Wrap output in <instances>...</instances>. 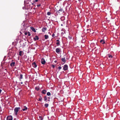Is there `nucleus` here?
Masks as SVG:
<instances>
[{
    "mask_svg": "<svg viewBox=\"0 0 120 120\" xmlns=\"http://www.w3.org/2000/svg\"><path fill=\"white\" fill-rule=\"evenodd\" d=\"M100 42L102 44H104L105 43V41L103 39H102L100 41Z\"/></svg>",
    "mask_w": 120,
    "mask_h": 120,
    "instance_id": "8",
    "label": "nucleus"
},
{
    "mask_svg": "<svg viewBox=\"0 0 120 120\" xmlns=\"http://www.w3.org/2000/svg\"><path fill=\"white\" fill-rule=\"evenodd\" d=\"M109 58H112V56L111 55H110L109 56Z\"/></svg>",
    "mask_w": 120,
    "mask_h": 120,
    "instance_id": "29",
    "label": "nucleus"
},
{
    "mask_svg": "<svg viewBox=\"0 0 120 120\" xmlns=\"http://www.w3.org/2000/svg\"><path fill=\"white\" fill-rule=\"evenodd\" d=\"M63 10L62 9V8L60 9L58 11H57L56 12L57 13H60L59 11H60L61 12H63Z\"/></svg>",
    "mask_w": 120,
    "mask_h": 120,
    "instance_id": "16",
    "label": "nucleus"
},
{
    "mask_svg": "<svg viewBox=\"0 0 120 120\" xmlns=\"http://www.w3.org/2000/svg\"><path fill=\"white\" fill-rule=\"evenodd\" d=\"M39 39V38L38 36H36L34 37V41H36L37 40H38Z\"/></svg>",
    "mask_w": 120,
    "mask_h": 120,
    "instance_id": "6",
    "label": "nucleus"
},
{
    "mask_svg": "<svg viewBox=\"0 0 120 120\" xmlns=\"http://www.w3.org/2000/svg\"><path fill=\"white\" fill-rule=\"evenodd\" d=\"M21 84H23V82H21L20 83Z\"/></svg>",
    "mask_w": 120,
    "mask_h": 120,
    "instance_id": "38",
    "label": "nucleus"
},
{
    "mask_svg": "<svg viewBox=\"0 0 120 120\" xmlns=\"http://www.w3.org/2000/svg\"><path fill=\"white\" fill-rule=\"evenodd\" d=\"M46 107H47L49 106V104H45L44 105Z\"/></svg>",
    "mask_w": 120,
    "mask_h": 120,
    "instance_id": "24",
    "label": "nucleus"
},
{
    "mask_svg": "<svg viewBox=\"0 0 120 120\" xmlns=\"http://www.w3.org/2000/svg\"><path fill=\"white\" fill-rule=\"evenodd\" d=\"M68 38L69 40H71L72 39V37L71 36H68Z\"/></svg>",
    "mask_w": 120,
    "mask_h": 120,
    "instance_id": "22",
    "label": "nucleus"
},
{
    "mask_svg": "<svg viewBox=\"0 0 120 120\" xmlns=\"http://www.w3.org/2000/svg\"><path fill=\"white\" fill-rule=\"evenodd\" d=\"M56 41L57 42H59L60 41L58 40H56Z\"/></svg>",
    "mask_w": 120,
    "mask_h": 120,
    "instance_id": "36",
    "label": "nucleus"
},
{
    "mask_svg": "<svg viewBox=\"0 0 120 120\" xmlns=\"http://www.w3.org/2000/svg\"><path fill=\"white\" fill-rule=\"evenodd\" d=\"M51 13L50 12H48L47 13V15H51Z\"/></svg>",
    "mask_w": 120,
    "mask_h": 120,
    "instance_id": "27",
    "label": "nucleus"
},
{
    "mask_svg": "<svg viewBox=\"0 0 120 120\" xmlns=\"http://www.w3.org/2000/svg\"><path fill=\"white\" fill-rule=\"evenodd\" d=\"M46 90H43L41 92V93L44 94H46Z\"/></svg>",
    "mask_w": 120,
    "mask_h": 120,
    "instance_id": "11",
    "label": "nucleus"
},
{
    "mask_svg": "<svg viewBox=\"0 0 120 120\" xmlns=\"http://www.w3.org/2000/svg\"><path fill=\"white\" fill-rule=\"evenodd\" d=\"M62 68V67L61 66H59L58 68L59 70H60Z\"/></svg>",
    "mask_w": 120,
    "mask_h": 120,
    "instance_id": "30",
    "label": "nucleus"
},
{
    "mask_svg": "<svg viewBox=\"0 0 120 120\" xmlns=\"http://www.w3.org/2000/svg\"><path fill=\"white\" fill-rule=\"evenodd\" d=\"M47 95L48 96H50L51 95L50 93V92H48L47 93Z\"/></svg>",
    "mask_w": 120,
    "mask_h": 120,
    "instance_id": "26",
    "label": "nucleus"
},
{
    "mask_svg": "<svg viewBox=\"0 0 120 120\" xmlns=\"http://www.w3.org/2000/svg\"><path fill=\"white\" fill-rule=\"evenodd\" d=\"M61 60L64 62V64L65 63L66 61L65 57L62 58L61 59Z\"/></svg>",
    "mask_w": 120,
    "mask_h": 120,
    "instance_id": "10",
    "label": "nucleus"
},
{
    "mask_svg": "<svg viewBox=\"0 0 120 120\" xmlns=\"http://www.w3.org/2000/svg\"><path fill=\"white\" fill-rule=\"evenodd\" d=\"M28 34V33L27 32H25V34L26 35H27Z\"/></svg>",
    "mask_w": 120,
    "mask_h": 120,
    "instance_id": "34",
    "label": "nucleus"
},
{
    "mask_svg": "<svg viewBox=\"0 0 120 120\" xmlns=\"http://www.w3.org/2000/svg\"><path fill=\"white\" fill-rule=\"evenodd\" d=\"M42 98L41 97V96H40L38 98V101H42Z\"/></svg>",
    "mask_w": 120,
    "mask_h": 120,
    "instance_id": "15",
    "label": "nucleus"
},
{
    "mask_svg": "<svg viewBox=\"0 0 120 120\" xmlns=\"http://www.w3.org/2000/svg\"><path fill=\"white\" fill-rule=\"evenodd\" d=\"M22 76L23 75L22 74H21L20 75V78H19V79L20 81H21V79L22 78Z\"/></svg>",
    "mask_w": 120,
    "mask_h": 120,
    "instance_id": "17",
    "label": "nucleus"
},
{
    "mask_svg": "<svg viewBox=\"0 0 120 120\" xmlns=\"http://www.w3.org/2000/svg\"><path fill=\"white\" fill-rule=\"evenodd\" d=\"M28 36H30L31 35L30 33L29 32H28Z\"/></svg>",
    "mask_w": 120,
    "mask_h": 120,
    "instance_id": "28",
    "label": "nucleus"
},
{
    "mask_svg": "<svg viewBox=\"0 0 120 120\" xmlns=\"http://www.w3.org/2000/svg\"><path fill=\"white\" fill-rule=\"evenodd\" d=\"M45 61L44 59L43 58H42L41 60V62L42 64H44L45 63Z\"/></svg>",
    "mask_w": 120,
    "mask_h": 120,
    "instance_id": "4",
    "label": "nucleus"
},
{
    "mask_svg": "<svg viewBox=\"0 0 120 120\" xmlns=\"http://www.w3.org/2000/svg\"><path fill=\"white\" fill-rule=\"evenodd\" d=\"M39 89V88L38 87H35V89L37 91H38Z\"/></svg>",
    "mask_w": 120,
    "mask_h": 120,
    "instance_id": "25",
    "label": "nucleus"
},
{
    "mask_svg": "<svg viewBox=\"0 0 120 120\" xmlns=\"http://www.w3.org/2000/svg\"><path fill=\"white\" fill-rule=\"evenodd\" d=\"M47 99V96H44V100L45 101H46Z\"/></svg>",
    "mask_w": 120,
    "mask_h": 120,
    "instance_id": "19",
    "label": "nucleus"
},
{
    "mask_svg": "<svg viewBox=\"0 0 120 120\" xmlns=\"http://www.w3.org/2000/svg\"><path fill=\"white\" fill-rule=\"evenodd\" d=\"M15 62H12L10 64V66L11 67H14L15 64Z\"/></svg>",
    "mask_w": 120,
    "mask_h": 120,
    "instance_id": "13",
    "label": "nucleus"
},
{
    "mask_svg": "<svg viewBox=\"0 0 120 120\" xmlns=\"http://www.w3.org/2000/svg\"><path fill=\"white\" fill-rule=\"evenodd\" d=\"M27 109V108L26 106H24L23 108L22 109L23 111H26Z\"/></svg>",
    "mask_w": 120,
    "mask_h": 120,
    "instance_id": "12",
    "label": "nucleus"
},
{
    "mask_svg": "<svg viewBox=\"0 0 120 120\" xmlns=\"http://www.w3.org/2000/svg\"><path fill=\"white\" fill-rule=\"evenodd\" d=\"M20 109V107H16L14 109V112L15 115H17L18 114V112L19 111V110Z\"/></svg>",
    "mask_w": 120,
    "mask_h": 120,
    "instance_id": "1",
    "label": "nucleus"
},
{
    "mask_svg": "<svg viewBox=\"0 0 120 120\" xmlns=\"http://www.w3.org/2000/svg\"><path fill=\"white\" fill-rule=\"evenodd\" d=\"M1 107H0V109H1Z\"/></svg>",
    "mask_w": 120,
    "mask_h": 120,
    "instance_id": "40",
    "label": "nucleus"
},
{
    "mask_svg": "<svg viewBox=\"0 0 120 120\" xmlns=\"http://www.w3.org/2000/svg\"><path fill=\"white\" fill-rule=\"evenodd\" d=\"M39 120H42L43 118L41 116H39V119H38Z\"/></svg>",
    "mask_w": 120,
    "mask_h": 120,
    "instance_id": "20",
    "label": "nucleus"
},
{
    "mask_svg": "<svg viewBox=\"0 0 120 120\" xmlns=\"http://www.w3.org/2000/svg\"><path fill=\"white\" fill-rule=\"evenodd\" d=\"M48 98H49V99H50V97H48Z\"/></svg>",
    "mask_w": 120,
    "mask_h": 120,
    "instance_id": "39",
    "label": "nucleus"
},
{
    "mask_svg": "<svg viewBox=\"0 0 120 120\" xmlns=\"http://www.w3.org/2000/svg\"><path fill=\"white\" fill-rule=\"evenodd\" d=\"M68 69V66L67 64L64 65L63 67V69L64 71L67 70Z\"/></svg>",
    "mask_w": 120,
    "mask_h": 120,
    "instance_id": "2",
    "label": "nucleus"
},
{
    "mask_svg": "<svg viewBox=\"0 0 120 120\" xmlns=\"http://www.w3.org/2000/svg\"><path fill=\"white\" fill-rule=\"evenodd\" d=\"M31 29L34 32H36V31L35 28L32 27H30Z\"/></svg>",
    "mask_w": 120,
    "mask_h": 120,
    "instance_id": "9",
    "label": "nucleus"
},
{
    "mask_svg": "<svg viewBox=\"0 0 120 120\" xmlns=\"http://www.w3.org/2000/svg\"><path fill=\"white\" fill-rule=\"evenodd\" d=\"M55 35V34H53L52 35V37H53Z\"/></svg>",
    "mask_w": 120,
    "mask_h": 120,
    "instance_id": "35",
    "label": "nucleus"
},
{
    "mask_svg": "<svg viewBox=\"0 0 120 120\" xmlns=\"http://www.w3.org/2000/svg\"><path fill=\"white\" fill-rule=\"evenodd\" d=\"M38 1V0H35V1H33L34 3H35L36 2H37Z\"/></svg>",
    "mask_w": 120,
    "mask_h": 120,
    "instance_id": "31",
    "label": "nucleus"
},
{
    "mask_svg": "<svg viewBox=\"0 0 120 120\" xmlns=\"http://www.w3.org/2000/svg\"><path fill=\"white\" fill-rule=\"evenodd\" d=\"M60 41L59 42H57L56 43V44L58 46H59V45H60Z\"/></svg>",
    "mask_w": 120,
    "mask_h": 120,
    "instance_id": "23",
    "label": "nucleus"
},
{
    "mask_svg": "<svg viewBox=\"0 0 120 120\" xmlns=\"http://www.w3.org/2000/svg\"><path fill=\"white\" fill-rule=\"evenodd\" d=\"M50 101V100H48V101Z\"/></svg>",
    "mask_w": 120,
    "mask_h": 120,
    "instance_id": "42",
    "label": "nucleus"
},
{
    "mask_svg": "<svg viewBox=\"0 0 120 120\" xmlns=\"http://www.w3.org/2000/svg\"><path fill=\"white\" fill-rule=\"evenodd\" d=\"M22 51H20L19 52V55L20 56H22Z\"/></svg>",
    "mask_w": 120,
    "mask_h": 120,
    "instance_id": "21",
    "label": "nucleus"
},
{
    "mask_svg": "<svg viewBox=\"0 0 120 120\" xmlns=\"http://www.w3.org/2000/svg\"><path fill=\"white\" fill-rule=\"evenodd\" d=\"M2 91V90L1 89H0V93Z\"/></svg>",
    "mask_w": 120,
    "mask_h": 120,
    "instance_id": "37",
    "label": "nucleus"
},
{
    "mask_svg": "<svg viewBox=\"0 0 120 120\" xmlns=\"http://www.w3.org/2000/svg\"><path fill=\"white\" fill-rule=\"evenodd\" d=\"M52 67L53 68H54L55 67V66L54 65L52 64L51 65Z\"/></svg>",
    "mask_w": 120,
    "mask_h": 120,
    "instance_id": "32",
    "label": "nucleus"
},
{
    "mask_svg": "<svg viewBox=\"0 0 120 120\" xmlns=\"http://www.w3.org/2000/svg\"><path fill=\"white\" fill-rule=\"evenodd\" d=\"M45 38V39H47L49 38V36L47 35H45L44 36Z\"/></svg>",
    "mask_w": 120,
    "mask_h": 120,
    "instance_id": "18",
    "label": "nucleus"
},
{
    "mask_svg": "<svg viewBox=\"0 0 120 120\" xmlns=\"http://www.w3.org/2000/svg\"><path fill=\"white\" fill-rule=\"evenodd\" d=\"M47 28L46 27L43 28L42 29V31L43 32H45Z\"/></svg>",
    "mask_w": 120,
    "mask_h": 120,
    "instance_id": "14",
    "label": "nucleus"
},
{
    "mask_svg": "<svg viewBox=\"0 0 120 120\" xmlns=\"http://www.w3.org/2000/svg\"><path fill=\"white\" fill-rule=\"evenodd\" d=\"M32 65L33 67L34 68H36L37 67V65L35 62L33 63Z\"/></svg>",
    "mask_w": 120,
    "mask_h": 120,
    "instance_id": "7",
    "label": "nucleus"
},
{
    "mask_svg": "<svg viewBox=\"0 0 120 120\" xmlns=\"http://www.w3.org/2000/svg\"><path fill=\"white\" fill-rule=\"evenodd\" d=\"M13 118L11 116H9L7 117V120H12Z\"/></svg>",
    "mask_w": 120,
    "mask_h": 120,
    "instance_id": "3",
    "label": "nucleus"
},
{
    "mask_svg": "<svg viewBox=\"0 0 120 120\" xmlns=\"http://www.w3.org/2000/svg\"><path fill=\"white\" fill-rule=\"evenodd\" d=\"M55 62H56V61H55Z\"/></svg>",
    "mask_w": 120,
    "mask_h": 120,
    "instance_id": "41",
    "label": "nucleus"
},
{
    "mask_svg": "<svg viewBox=\"0 0 120 120\" xmlns=\"http://www.w3.org/2000/svg\"><path fill=\"white\" fill-rule=\"evenodd\" d=\"M60 48H57L56 49V53H58L60 52Z\"/></svg>",
    "mask_w": 120,
    "mask_h": 120,
    "instance_id": "5",
    "label": "nucleus"
},
{
    "mask_svg": "<svg viewBox=\"0 0 120 120\" xmlns=\"http://www.w3.org/2000/svg\"><path fill=\"white\" fill-rule=\"evenodd\" d=\"M41 4H39V5H37V6L38 7H40L41 6Z\"/></svg>",
    "mask_w": 120,
    "mask_h": 120,
    "instance_id": "33",
    "label": "nucleus"
}]
</instances>
